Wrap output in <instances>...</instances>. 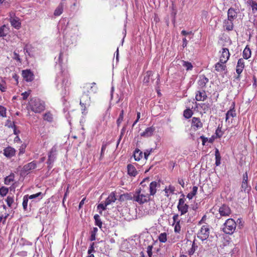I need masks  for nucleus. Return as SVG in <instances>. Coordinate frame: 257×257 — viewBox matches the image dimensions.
<instances>
[{
    "label": "nucleus",
    "mask_w": 257,
    "mask_h": 257,
    "mask_svg": "<svg viewBox=\"0 0 257 257\" xmlns=\"http://www.w3.org/2000/svg\"><path fill=\"white\" fill-rule=\"evenodd\" d=\"M29 103L31 110L35 113H40L45 109L44 102L39 98H32Z\"/></svg>",
    "instance_id": "obj_1"
},
{
    "label": "nucleus",
    "mask_w": 257,
    "mask_h": 257,
    "mask_svg": "<svg viewBox=\"0 0 257 257\" xmlns=\"http://www.w3.org/2000/svg\"><path fill=\"white\" fill-rule=\"evenodd\" d=\"M236 227V223L232 218L227 219L223 224L222 231L228 234H232L234 232Z\"/></svg>",
    "instance_id": "obj_2"
},
{
    "label": "nucleus",
    "mask_w": 257,
    "mask_h": 257,
    "mask_svg": "<svg viewBox=\"0 0 257 257\" xmlns=\"http://www.w3.org/2000/svg\"><path fill=\"white\" fill-rule=\"evenodd\" d=\"M135 194V201L140 204H143L150 200V196L148 193L142 192L141 189H137Z\"/></svg>",
    "instance_id": "obj_3"
},
{
    "label": "nucleus",
    "mask_w": 257,
    "mask_h": 257,
    "mask_svg": "<svg viewBox=\"0 0 257 257\" xmlns=\"http://www.w3.org/2000/svg\"><path fill=\"white\" fill-rule=\"evenodd\" d=\"M57 152V147L55 146H53L49 152L48 159L47 161L48 170H50L53 167V163L56 158Z\"/></svg>",
    "instance_id": "obj_4"
},
{
    "label": "nucleus",
    "mask_w": 257,
    "mask_h": 257,
    "mask_svg": "<svg viewBox=\"0 0 257 257\" xmlns=\"http://www.w3.org/2000/svg\"><path fill=\"white\" fill-rule=\"evenodd\" d=\"M210 234L209 226L207 224L202 226L197 233V237L202 241L207 239Z\"/></svg>",
    "instance_id": "obj_5"
},
{
    "label": "nucleus",
    "mask_w": 257,
    "mask_h": 257,
    "mask_svg": "<svg viewBox=\"0 0 257 257\" xmlns=\"http://www.w3.org/2000/svg\"><path fill=\"white\" fill-rule=\"evenodd\" d=\"M90 98L89 95L87 94L84 93L81 98L80 101V104L81 106L82 113L84 114L87 113L86 112V109L87 107L90 105Z\"/></svg>",
    "instance_id": "obj_6"
},
{
    "label": "nucleus",
    "mask_w": 257,
    "mask_h": 257,
    "mask_svg": "<svg viewBox=\"0 0 257 257\" xmlns=\"http://www.w3.org/2000/svg\"><path fill=\"white\" fill-rule=\"evenodd\" d=\"M251 190V186L248 183V174L247 172L242 175V180L241 183L240 191L248 193Z\"/></svg>",
    "instance_id": "obj_7"
},
{
    "label": "nucleus",
    "mask_w": 257,
    "mask_h": 257,
    "mask_svg": "<svg viewBox=\"0 0 257 257\" xmlns=\"http://www.w3.org/2000/svg\"><path fill=\"white\" fill-rule=\"evenodd\" d=\"M56 80L57 81H61V84H58L57 86L58 89H61L63 93L66 94L67 92L66 88L69 86L68 80L63 77H58Z\"/></svg>",
    "instance_id": "obj_8"
},
{
    "label": "nucleus",
    "mask_w": 257,
    "mask_h": 257,
    "mask_svg": "<svg viewBox=\"0 0 257 257\" xmlns=\"http://www.w3.org/2000/svg\"><path fill=\"white\" fill-rule=\"evenodd\" d=\"M185 199L180 198L177 206L178 210L181 212V215H183L187 212L189 206L185 203Z\"/></svg>",
    "instance_id": "obj_9"
},
{
    "label": "nucleus",
    "mask_w": 257,
    "mask_h": 257,
    "mask_svg": "<svg viewBox=\"0 0 257 257\" xmlns=\"http://www.w3.org/2000/svg\"><path fill=\"white\" fill-rule=\"evenodd\" d=\"M219 213L220 216H229L231 213L229 207L225 204L222 205L219 209Z\"/></svg>",
    "instance_id": "obj_10"
},
{
    "label": "nucleus",
    "mask_w": 257,
    "mask_h": 257,
    "mask_svg": "<svg viewBox=\"0 0 257 257\" xmlns=\"http://www.w3.org/2000/svg\"><path fill=\"white\" fill-rule=\"evenodd\" d=\"M230 53L227 48H223L222 49L221 55L220 57V62L221 63L225 64L229 59Z\"/></svg>",
    "instance_id": "obj_11"
},
{
    "label": "nucleus",
    "mask_w": 257,
    "mask_h": 257,
    "mask_svg": "<svg viewBox=\"0 0 257 257\" xmlns=\"http://www.w3.org/2000/svg\"><path fill=\"white\" fill-rule=\"evenodd\" d=\"M22 76L24 79L27 82L33 81L34 78V74L29 69L23 70Z\"/></svg>",
    "instance_id": "obj_12"
},
{
    "label": "nucleus",
    "mask_w": 257,
    "mask_h": 257,
    "mask_svg": "<svg viewBox=\"0 0 257 257\" xmlns=\"http://www.w3.org/2000/svg\"><path fill=\"white\" fill-rule=\"evenodd\" d=\"M160 186V184L158 182L153 181L150 184L149 190H150V196L152 195L154 196L156 192L157 188Z\"/></svg>",
    "instance_id": "obj_13"
},
{
    "label": "nucleus",
    "mask_w": 257,
    "mask_h": 257,
    "mask_svg": "<svg viewBox=\"0 0 257 257\" xmlns=\"http://www.w3.org/2000/svg\"><path fill=\"white\" fill-rule=\"evenodd\" d=\"M203 124L200 119L198 117H193L191 119V127L195 130L200 128L202 127Z\"/></svg>",
    "instance_id": "obj_14"
},
{
    "label": "nucleus",
    "mask_w": 257,
    "mask_h": 257,
    "mask_svg": "<svg viewBox=\"0 0 257 257\" xmlns=\"http://www.w3.org/2000/svg\"><path fill=\"white\" fill-rule=\"evenodd\" d=\"M174 223H176L174 231L176 233H179L181 230V226L180 225V220L179 219V215L175 214L173 217Z\"/></svg>",
    "instance_id": "obj_15"
},
{
    "label": "nucleus",
    "mask_w": 257,
    "mask_h": 257,
    "mask_svg": "<svg viewBox=\"0 0 257 257\" xmlns=\"http://www.w3.org/2000/svg\"><path fill=\"white\" fill-rule=\"evenodd\" d=\"M119 200L121 201L125 200H133L135 201V194L126 193L121 194L119 197Z\"/></svg>",
    "instance_id": "obj_16"
},
{
    "label": "nucleus",
    "mask_w": 257,
    "mask_h": 257,
    "mask_svg": "<svg viewBox=\"0 0 257 257\" xmlns=\"http://www.w3.org/2000/svg\"><path fill=\"white\" fill-rule=\"evenodd\" d=\"M15 150L10 147H7L4 150V155L9 158H11L15 155Z\"/></svg>",
    "instance_id": "obj_17"
},
{
    "label": "nucleus",
    "mask_w": 257,
    "mask_h": 257,
    "mask_svg": "<svg viewBox=\"0 0 257 257\" xmlns=\"http://www.w3.org/2000/svg\"><path fill=\"white\" fill-rule=\"evenodd\" d=\"M237 12L232 8L228 9L227 12L228 19L230 21H233L237 18Z\"/></svg>",
    "instance_id": "obj_18"
},
{
    "label": "nucleus",
    "mask_w": 257,
    "mask_h": 257,
    "mask_svg": "<svg viewBox=\"0 0 257 257\" xmlns=\"http://www.w3.org/2000/svg\"><path fill=\"white\" fill-rule=\"evenodd\" d=\"M244 67V62L243 59L240 58L238 60L236 68V72L237 74H240Z\"/></svg>",
    "instance_id": "obj_19"
},
{
    "label": "nucleus",
    "mask_w": 257,
    "mask_h": 257,
    "mask_svg": "<svg viewBox=\"0 0 257 257\" xmlns=\"http://www.w3.org/2000/svg\"><path fill=\"white\" fill-rule=\"evenodd\" d=\"M36 167V163L34 161H32L24 165L23 167V171L27 173L32 170L35 169Z\"/></svg>",
    "instance_id": "obj_20"
},
{
    "label": "nucleus",
    "mask_w": 257,
    "mask_h": 257,
    "mask_svg": "<svg viewBox=\"0 0 257 257\" xmlns=\"http://www.w3.org/2000/svg\"><path fill=\"white\" fill-rule=\"evenodd\" d=\"M155 131V128L153 126L147 127L144 132L141 134V136L148 138L151 137Z\"/></svg>",
    "instance_id": "obj_21"
},
{
    "label": "nucleus",
    "mask_w": 257,
    "mask_h": 257,
    "mask_svg": "<svg viewBox=\"0 0 257 257\" xmlns=\"http://www.w3.org/2000/svg\"><path fill=\"white\" fill-rule=\"evenodd\" d=\"M64 2L65 0H62L58 6L55 9L54 13V15L55 16H59L63 13Z\"/></svg>",
    "instance_id": "obj_22"
},
{
    "label": "nucleus",
    "mask_w": 257,
    "mask_h": 257,
    "mask_svg": "<svg viewBox=\"0 0 257 257\" xmlns=\"http://www.w3.org/2000/svg\"><path fill=\"white\" fill-rule=\"evenodd\" d=\"M209 79L206 78L204 75H201L199 77V80L198 81V84L200 88L205 87L206 84L208 82Z\"/></svg>",
    "instance_id": "obj_23"
},
{
    "label": "nucleus",
    "mask_w": 257,
    "mask_h": 257,
    "mask_svg": "<svg viewBox=\"0 0 257 257\" xmlns=\"http://www.w3.org/2000/svg\"><path fill=\"white\" fill-rule=\"evenodd\" d=\"M207 98L206 92L204 90L202 91H198L196 94L195 99L197 101H204Z\"/></svg>",
    "instance_id": "obj_24"
},
{
    "label": "nucleus",
    "mask_w": 257,
    "mask_h": 257,
    "mask_svg": "<svg viewBox=\"0 0 257 257\" xmlns=\"http://www.w3.org/2000/svg\"><path fill=\"white\" fill-rule=\"evenodd\" d=\"M127 173L128 174L131 176L135 177L137 174L138 172L135 167L134 166H133L132 164H128L127 166Z\"/></svg>",
    "instance_id": "obj_25"
},
{
    "label": "nucleus",
    "mask_w": 257,
    "mask_h": 257,
    "mask_svg": "<svg viewBox=\"0 0 257 257\" xmlns=\"http://www.w3.org/2000/svg\"><path fill=\"white\" fill-rule=\"evenodd\" d=\"M116 198L115 197V194L114 192H111L108 197L106 199L105 202L106 205H108L112 202H114Z\"/></svg>",
    "instance_id": "obj_26"
},
{
    "label": "nucleus",
    "mask_w": 257,
    "mask_h": 257,
    "mask_svg": "<svg viewBox=\"0 0 257 257\" xmlns=\"http://www.w3.org/2000/svg\"><path fill=\"white\" fill-rule=\"evenodd\" d=\"M233 21H230L227 19V20H225L224 22V27L227 31H231L233 28Z\"/></svg>",
    "instance_id": "obj_27"
},
{
    "label": "nucleus",
    "mask_w": 257,
    "mask_h": 257,
    "mask_svg": "<svg viewBox=\"0 0 257 257\" xmlns=\"http://www.w3.org/2000/svg\"><path fill=\"white\" fill-rule=\"evenodd\" d=\"M10 22L12 26L16 29H19L21 27V23L20 22L18 19L11 18L10 19Z\"/></svg>",
    "instance_id": "obj_28"
},
{
    "label": "nucleus",
    "mask_w": 257,
    "mask_h": 257,
    "mask_svg": "<svg viewBox=\"0 0 257 257\" xmlns=\"http://www.w3.org/2000/svg\"><path fill=\"white\" fill-rule=\"evenodd\" d=\"M44 194H43L42 192H38L35 194L28 195V197L30 199H36L38 201H39L41 199H42V198L44 196Z\"/></svg>",
    "instance_id": "obj_29"
},
{
    "label": "nucleus",
    "mask_w": 257,
    "mask_h": 257,
    "mask_svg": "<svg viewBox=\"0 0 257 257\" xmlns=\"http://www.w3.org/2000/svg\"><path fill=\"white\" fill-rule=\"evenodd\" d=\"M247 3L251 8L252 13H257V3L255 1L252 0H248Z\"/></svg>",
    "instance_id": "obj_30"
},
{
    "label": "nucleus",
    "mask_w": 257,
    "mask_h": 257,
    "mask_svg": "<svg viewBox=\"0 0 257 257\" xmlns=\"http://www.w3.org/2000/svg\"><path fill=\"white\" fill-rule=\"evenodd\" d=\"M224 64L221 63L220 61L217 63L215 65V69L218 72H222L226 69V66Z\"/></svg>",
    "instance_id": "obj_31"
},
{
    "label": "nucleus",
    "mask_w": 257,
    "mask_h": 257,
    "mask_svg": "<svg viewBox=\"0 0 257 257\" xmlns=\"http://www.w3.org/2000/svg\"><path fill=\"white\" fill-rule=\"evenodd\" d=\"M9 32V29L6 26L3 25L0 27V37H4L7 36Z\"/></svg>",
    "instance_id": "obj_32"
},
{
    "label": "nucleus",
    "mask_w": 257,
    "mask_h": 257,
    "mask_svg": "<svg viewBox=\"0 0 257 257\" xmlns=\"http://www.w3.org/2000/svg\"><path fill=\"white\" fill-rule=\"evenodd\" d=\"M143 152L141 151L139 149H136L134 156L136 161H139L143 157Z\"/></svg>",
    "instance_id": "obj_33"
},
{
    "label": "nucleus",
    "mask_w": 257,
    "mask_h": 257,
    "mask_svg": "<svg viewBox=\"0 0 257 257\" xmlns=\"http://www.w3.org/2000/svg\"><path fill=\"white\" fill-rule=\"evenodd\" d=\"M236 116V113L235 112V110L234 108L232 109H230L226 113V121H227L229 117H234Z\"/></svg>",
    "instance_id": "obj_34"
},
{
    "label": "nucleus",
    "mask_w": 257,
    "mask_h": 257,
    "mask_svg": "<svg viewBox=\"0 0 257 257\" xmlns=\"http://www.w3.org/2000/svg\"><path fill=\"white\" fill-rule=\"evenodd\" d=\"M243 57L244 59H248L251 56V51L247 46L245 48L243 51Z\"/></svg>",
    "instance_id": "obj_35"
},
{
    "label": "nucleus",
    "mask_w": 257,
    "mask_h": 257,
    "mask_svg": "<svg viewBox=\"0 0 257 257\" xmlns=\"http://www.w3.org/2000/svg\"><path fill=\"white\" fill-rule=\"evenodd\" d=\"M215 165L216 166H218L221 164V156L219 152L218 149H216L215 152Z\"/></svg>",
    "instance_id": "obj_36"
},
{
    "label": "nucleus",
    "mask_w": 257,
    "mask_h": 257,
    "mask_svg": "<svg viewBox=\"0 0 257 257\" xmlns=\"http://www.w3.org/2000/svg\"><path fill=\"white\" fill-rule=\"evenodd\" d=\"M198 248L197 244L195 243V240H194L192 243L191 248L188 250V254L190 255H192Z\"/></svg>",
    "instance_id": "obj_37"
},
{
    "label": "nucleus",
    "mask_w": 257,
    "mask_h": 257,
    "mask_svg": "<svg viewBox=\"0 0 257 257\" xmlns=\"http://www.w3.org/2000/svg\"><path fill=\"white\" fill-rule=\"evenodd\" d=\"M197 190H198V187L197 186H194L192 188V191L187 194V197L189 199H192L193 196H194L196 194Z\"/></svg>",
    "instance_id": "obj_38"
},
{
    "label": "nucleus",
    "mask_w": 257,
    "mask_h": 257,
    "mask_svg": "<svg viewBox=\"0 0 257 257\" xmlns=\"http://www.w3.org/2000/svg\"><path fill=\"white\" fill-rule=\"evenodd\" d=\"M94 219L95 220V225L98 226L99 228H101L102 225V222L101 221L99 215L98 214H95L94 216Z\"/></svg>",
    "instance_id": "obj_39"
},
{
    "label": "nucleus",
    "mask_w": 257,
    "mask_h": 257,
    "mask_svg": "<svg viewBox=\"0 0 257 257\" xmlns=\"http://www.w3.org/2000/svg\"><path fill=\"white\" fill-rule=\"evenodd\" d=\"M43 118L49 122H52L53 119V115L50 112H47L44 114Z\"/></svg>",
    "instance_id": "obj_40"
},
{
    "label": "nucleus",
    "mask_w": 257,
    "mask_h": 257,
    "mask_svg": "<svg viewBox=\"0 0 257 257\" xmlns=\"http://www.w3.org/2000/svg\"><path fill=\"white\" fill-rule=\"evenodd\" d=\"M153 76L152 72L151 71L147 72L146 75L144 77L143 82L144 83L148 84L150 82V79L151 76Z\"/></svg>",
    "instance_id": "obj_41"
},
{
    "label": "nucleus",
    "mask_w": 257,
    "mask_h": 257,
    "mask_svg": "<svg viewBox=\"0 0 257 257\" xmlns=\"http://www.w3.org/2000/svg\"><path fill=\"white\" fill-rule=\"evenodd\" d=\"M193 114V112L192 111L188 108V109H185L184 111V116L186 118H190L192 115Z\"/></svg>",
    "instance_id": "obj_42"
},
{
    "label": "nucleus",
    "mask_w": 257,
    "mask_h": 257,
    "mask_svg": "<svg viewBox=\"0 0 257 257\" xmlns=\"http://www.w3.org/2000/svg\"><path fill=\"white\" fill-rule=\"evenodd\" d=\"M182 65L186 68V70H191L193 68L191 63L188 61H183Z\"/></svg>",
    "instance_id": "obj_43"
},
{
    "label": "nucleus",
    "mask_w": 257,
    "mask_h": 257,
    "mask_svg": "<svg viewBox=\"0 0 257 257\" xmlns=\"http://www.w3.org/2000/svg\"><path fill=\"white\" fill-rule=\"evenodd\" d=\"M28 195H25L23 198V207L25 210H26L27 209L28 202L29 200Z\"/></svg>",
    "instance_id": "obj_44"
},
{
    "label": "nucleus",
    "mask_w": 257,
    "mask_h": 257,
    "mask_svg": "<svg viewBox=\"0 0 257 257\" xmlns=\"http://www.w3.org/2000/svg\"><path fill=\"white\" fill-rule=\"evenodd\" d=\"M159 240L161 242H165L167 241V234L166 233H162L159 236Z\"/></svg>",
    "instance_id": "obj_45"
},
{
    "label": "nucleus",
    "mask_w": 257,
    "mask_h": 257,
    "mask_svg": "<svg viewBox=\"0 0 257 257\" xmlns=\"http://www.w3.org/2000/svg\"><path fill=\"white\" fill-rule=\"evenodd\" d=\"M8 192V189L5 187L0 188V195L4 197L7 195Z\"/></svg>",
    "instance_id": "obj_46"
},
{
    "label": "nucleus",
    "mask_w": 257,
    "mask_h": 257,
    "mask_svg": "<svg viewBox=\"0 0 257 257\" xmlns=\"http://www.w3.org/2000/svg\"><path fill=\"white\" fill-rule=\"evenodd\" d=\"M6 201V202L7 203L9 207H11V205H12V203L14 201V197L13 196H8L7 197Z\"/></svg>",
    "instance_id": "obj_47"
},
{
    "label": "nucleus",
    "mask_w": 257,
    "mask_h": 257,
    "mask_svg": "<svg viewBox=\"0 0 257 257\" xmlns=\"http://www.w3.org/2000/svg\"><path fill=\"white\" fill-rule=\"evenodd\" d=\"M153 245H149L147 247V252L148 253L149 257H152L153 255V252H152V249H153Z\"/></svg>",
    "instance_id": "obj_48"
},
{
    "label": "nucleus",
    "mask_w": 257,
    "mask_h": 257,
    "mask_svg": "<svg viewBox=\"0 0 257 257\" xmlns=\"http://www.w3.org/2000/svg\"><path fill=\"white\" fill-rule=\"evenodd\" d=\"M123 114H124V111H123V110H122L121 111V112L120 113L119 117L117 120V124L118 125H119L120 124V123L123 120Z\"/></svg>",
    "instance_id": "obj_49"
},
{
    "label": "nucleus",
    "mask_w": 257,
    "mask_h": 257,
    "mask_svg": "<svg viewBox=\"0 0 257 257\" xmlns=\"http://www.w3.org/2000/svg\"><path fill=\"white\" fill-rule=\"evenodd\" d=\"M0 115L2 117H6V108L0 105Z\"/></svg>",
    "instance_id": "obj_50"
},
{
    "label": "nucleus",
    "mask_w": 257,
    "mask_h": 257,
    "mask_svg": "<svg viewBox=\"0 0 257 257\" xmlns=\"http://www.w3.org/2000/svg\"><path fill=\"white\" fill-rule=\"evenodd\" d=\"M175 190V188L174 186L170 185L168 187V188H166L165 189V191L166 193H168V191H170V192L172 194L174 193V191Z\"/></svg>",
    "instance_id": "obj_51"
},
{
    "label": "nucleus",
    "mask_w": 257,
    "mask_h": 257,
    "mask_svg": "<svg viewBox=\"0 0 257 257\" xmlns=\"http://www.w3.org/2000/svg\"><path fill=\"white\" fill-rule=\"evenodd\" d=\"M97 228L96 227L93 228V232L91 233V236H90V240L93 241L95 240V232L97 231Z\"/></svg>",
    "instance_id": "obj_52"
},
{
    "label": "nucleus",
    "mask_w": 257,
    "mask_h": 257,
    "mask_svg": "<svg viewBox=\"0 0 257 257\" xmlns=\"http://www.w3.org/2000/svg\"><path fill=\"white\" fill-rule=\"evenodd\" d=\"M94 245V243L92 242L90 246L89 247V248L88 249V254H91V253L92 252H94L95 251Z\"/></svg>",
    "instance_id": "obj_53"
},
{
    "label": "nucleus",
    "mask_w": 257,
    "mask_h": 257,
    "mask_svg": "<svg viewBox=\"0 0 257 257\" xmlns=\"http://www.w3.org/2000/svg\"><path fill=\"white\" fill-rule=\"evenodd\" d=\"M152 151V149H151L150 150H147L145 151L144 153V155L145 157V158L147 160L148 159V156L150 155Z\"/></svg>",
    "instance_id": "obj_54"
},
{
    "label": "nucleus",
    "mask_w": 257,
    "mask_h": 257,
    "mask_svg": "<svg viewBox=\"0 0 257 257\" xmlns=\"http://www.w3.org/2000/svg\"><path fill=\"white\" fill-rule=\"evenodd\" d=\"M107 206V205H106L105 202L104 203V204L100 203L98 205L97 208L98 209H101L102 210H106V207Z\"/></svg>",
    "instance_id": "obj_55"
},
{
    "label": "nucleus",
    "mask_w": 257,
    "mask_h": 257,
    "mask_svg": "<svg viewBox=\"0 0 257 257\" xmlns=\"http://www.w3.org/2000/svg\"><path fill=\"white\" fill-rule=\"evenodd\" d=\"M13 58L17 61H18L20 62H21V59L20 58V56L18 53H17L16 52H14V57Z\"/></svg>",
    "instance_id": "obj_56"
},
{
    "label": "nucleus",
    "mask_w": 257,
    "mask_h": 257,
    "mask_svg": "<svg viewBox=\"0 0 257 257\" xmlns=\"http://www.w3.org/2000/svg\"><path fill=\"white\" fill-rule=\"evenodd\" d=\"M30 93V92H27V91H26L24 93H22V95H23V99L26 100L28 98Z\"/></svg>",
    "instance_id": "obj_57"
},
{
    "label": "nucleus",
    "mask_w": 257,
    "mask_h": 257,
    "mask_svg": "<svg viewBox=\"0 0 257 257\" xmlns=\"http://www.w3.org/2000/svg\"><path fill=\"white\" fill-rule=\"evenodd\" d=\"M206 218H207V216L206 215H204L202 217V219L199 221L198 222V225H201L203 223H204L205 222V221L206 220Z\"/></svg>",
    "instance_id": "obj_58"
},
{
    "label": "nucleus",
    "mask_w": 257,
    "mask_h": 257,
    "mask_svg": "<svg viewBox=\"0 0 257 257\" xmlns=\"http://www.w3.org/2000/svg\"><path fill=\"white\" fill-rule=\"evenodd\" d=\"M181 34L183 36H187V35L193 34V33L191 31L187 32L185 30H182L181 31Z\"/></svg>",
    "instance_id": "obj_59"
},
{
    "label": "nucleus",
    "mask_w": 257,
    "mask_h": 257,
    "mask_svg": "<svg viewBox=\"0 0 257 257\" xmlns=\"http://www.w3.org/2000/svg\"><path fill=\"white\" fill-rule=\"evenodd\" d=\"M106 145H103L102 147H101V155H100V157H102V156H103V154L104 153V152L106 149Z\"/></svg>",
    "instance_id": "obj_60"
},
{
    "label": "nucleus",
    "mask_w": 257,
    "mask_h": 257,
    "mask_svg": "<svg viewBox=\"0 0 257 257\" xmlns=\"http://www.w3.org/2000/svg\"><path fill=\"white\" fill-rule=\"evenodd\" d=\"M188 43V41L186 38H184L183 39V45L182 46L183 48H185L187 46Z\"/></svg>",
    "instance_id": "obj_61"
},
{
    "label": "nucleus",
    "mask_w": 257,
    "mask_h": 257,
    "mask_svg": "<svg viewBox=\"0 0 257 257\" xmlns=\"http://www.w3.org/2000/svg\"><path fill=\"white\" fill-rule=\"evenodd\" d=\"M200 139L202 140V144L203 145H205V143L207 142V138H205V137H204L203 136H201L200 137Z\"/></svg>",
    "instance_id": "obj_62"
},
{
    "label": "nucleus",
    "mask_w": 257,
    "mask_h": 257,
    "mask_svg": "<svg viewBox=\"0 0 257 257\" xmlns=\"http://www.w3.org/2000/svg\"><path fill=\"white\" fill-rule=\"evenodd\" d=\"M178 183L179 184H180L183 188H184L185 183H184V180L183 179H178Z\"/></svg>",
    "instance_id": "obj_63"
},
{
    "label": "nucleus",
    "mask_w": 257,
    "mask_h": 257,
    "mask_svg": "<svg viewBox=\"0 0 257 257\" xmlns=\"http://www.w3.org/2000/svg\"><path fill=\"white\" fill-rule=\"evenodd\" d=\"M18 254L22 256H26L27 255V252L26 251H23L19 252Z\"/></svg>",
    "instance_id": "obj_64"
}]
</instances>
